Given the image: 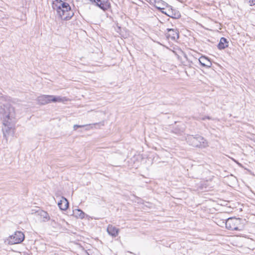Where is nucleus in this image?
Wrapping results in <instances>:
<instances>
[{
    "label": "nucleus",
    "mask_w": 255,
    "mask_h": 255,
    "mask_svg": "<svg viewBox=\"0 0 255 255\" xmlns=\"http://www.w3.org/2000/svg\"><path fill=\"white\" fill-rule=\"evenodd\" d=\"M0 113L2 115L3 135L7 138L14 133V109L9 105H3L1 107Z\"/></svg>",
    "instance_id": "1"
},
{
    "label": "nucleus",
    "mask_w": 255,
    "mask_h": 255,
    "mask_svg": "<svg viewBox=\"0 0 255 255\" xmlns=\"http://www.w3.org/2000/svg\"><path fill=\"white\" fill-rule=\"evenodd\" d=\"M52 6L57 15L63 20H68L74 14L70 5L66 1L62 0H55Z\"/></svg>",
    "instance_id": "2"
},
{
    "label": "nucleus",
    "mask_w": 255,
    "mask_h": 255,
    "mask_svg": "<svg viewBox=\"0 0 255 255\" xmlns=\"http://www.w3.org/2000/svg\"><path fill=\"white\" fill-rule=\"evenodd\" d=\"M36 101L39 105H45L51 103H64L69 100L61 96L41 95L37 98Z\"/></svg>",
    "instance_id": "3"
},
{
    "label": "nucleus",
    "mask_w": 255,
    "mask_h": 255,
    "mask_svg": "<svg viewBox=\"0 0 255 255\" xmlns=\"http://www.w3.org/2000/svg\"><path fill=\"white\" fill-rule=\"evenodd\" d=\"M24 239V235L20 231H16L4 240V243L12 245L21 243Z\"/></svg>",
    "instance_id": "4"
},
{
    "label": "nucleus",
    "mask_w": 255,
    "mask_h": 255,
    "mask_svg": "<svg viewBox=\"0 0 255 255\" xmlns=\"http://www.w3.org/2000/svg\"><path fill=\"white\" fill-rule=\"evenodd\" d=\"M187 141L192 145L199 147H206L208 146V142L205 139L201 136L197 137L193 136H189Z\"/></svg>",
    "instance_id": "5"
},
{
    "label": "nucleus",
    "mask_w": 255,
    "mask_h": 255,
    "mask_svg": "<svg viewBox=\"0 0 255 255\" xmlns=\"http://www.w3.org/2000/svg\"><path fill=\"white\" fill-rule=\"evenodd\" d=\"M241 225V220L239 218H229L226 222V227L231 230H238Z\"/></svg>",
    "instance_id": "6"
},
{
    "label": "nucleus",
    "mask_w": 255,
    "mask_h": 255,
    "mask_svg": "<svg viewBox=\"0 0 255 255\" xmlns=\"http://www.w3.org/2000/svg\"><path fill=\"white\" fill-rule=\"evenodd\" d=\"M151 2L154 5V6L158 9L161 10L162 13L166 14V15L171 16V15L168 13L166 11H163V10L167 7V4L166 3L162 1V0H151ZM171 17H173L171 16Z\"/></svg>",
    "instance_id": "7"
},
{
    "label": "nucleus",
    "mask_w": 255,
    "mask_h": 255,
    "mask_svg": "<svg viewBox=\"0 0 255 255\" xmlns=\"http://www.w3.org/2000/svg\"><path fill=\"white\" fill-rule=\"evenodd\" d=\"M58 206L60 209L65 211L69 207V202L65 198L61 197L60 201L58 203Z\"/></svg>",
    "instance_id": "8"
},
{
    "label": "nucleus",
    "mask_w": 255,
    "mask_h": 255,
    "mask_svg": "<svg viewBox=\"0 0 255 255\" xmlns=\"http://www.w3.org/2000/svg\"><path fill=\"white\" fill-rule=\"evenodd\" d=\"M96 3L97 5L103 9H106L109 6V0H91Z\"/></svg>",
    "instance_id": "9"
},
{
    "label": "nucleus",
    "mask_w": 255,
    "mask_h": 255,
    "mask_svg": "<svg viewBox=\"0 0 255 255\" xmlns=\"http://www.w3.org/2000/svg\"><path fill=\"white\" fill-rule=\"evenodd\" d=\"M166 37L168 39L175 40L178 38V33L176 29H168L166 33Z\"/></svg>",
    "instance_id": "10"
},
{
    "label": "nucleus",
    "mask_w": 255,
    "mask_h": 255,
    "mask_svg": "<svg viewBox=\"0 0 255 255\" xmlns=\"http://www.w3.org/2000/svg\"><path fill=\"white\" fill-rule=\"evenodd\" d=\"M200 63L204 67H211L212 66L211 62L206 57L202 56L199 59Z\"/></svg>",
    "instance_id": "11"
},
{
    "label": "nucleus",
    "mask_w": 255,
    "mask_h": 255,
    "mask_svg": "<svg viewBox=\"0 0 255 255\" xmlns=\"http://www.w3.org/2000/svg\"><path fill=\"white\" fill-rule=\"evenodd\" d=\"M107 231L109 234L113 237H117L119 234V229L113 226H108Z\"/></svg>",
    "instance_id": "12"
},
{
    "label": "nucleus",
    "mask_w": 255,
    "mask_h": 255,
    "mask_svg": "<svg viewBox=\"0 0 255 255\" xmlns=\"http://www.w3.org/2000/svg\"><path fill=\"white\" fill-rule=\"evenodd\" d=\"M73 216L77 219H83L85 218V213L79 209H76L73 211Z\"/></svg>",
    "instance_id": "13"
},
{
    "label": "nucleus",
    "mask_w": 255,
    "mask_h": 255,
    "mask_svg": "<svg viewBox=\"0 0 255 255\" xmlns=\"http://www.w3.org/2000/svg\"><path fill=\"white\" fill-rule=\"evenodd\" d=\"M228 46V42L227 40L224 38L222 37L220 39V42L218 44V47L219 49H224Z\"/></svg>",
    "instance_id": "14"
},
{
    "label": "nucleus",
    "mask_w": 255,
    "mask_h": 255,
    "mask_svg": "<svg viewBox=\"0 0 255 255\" xmlns=\"http://www.w3.org/2000/svg\"><path fill=\"white\" fill-rule=\"evenodd\" d=\"M41 216L43 218V221H47L49 220L50 217L48 216V214L45 212H41Z\"/></svg>",
    "instance_id": "15"
},
{
    "label": "nucleus",
    "mask_w": 255,
    "mask_h": 255,
    "mask_svg": "<svg viewBox=\"0 0 255 255\" xmlns=\"http://www.w3.org/2000/svg\"><path fill=\"white\" fill-rule=\"evenodd\" d=\"M84 126L82 125H75L73 126V129L74 130H76L79 128H82Z\"/></svg>",
    "instance_id": "16"
}]
</instances>
